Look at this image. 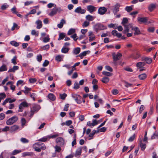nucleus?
Here are the masks:
<instances>
[{
	"label": "nucleus",
	"instance_id": "nucleus-1",
	"mask_svg": "<svg viewBox=\"0 0 158 158\" xmlns=\"http://www.w3.org/2000/svg\"><path fill=\"white\" fill-rule=\"evenodd\" d=\"M122 24L124 27V33L128 32L130 28H131L132 30H133L134 27H133L132 24L128 23V20H123Z\"/></svg>",
	"mask_w": 158,
	"mask_h": 158
},
{
	"label": "nucleus",
	"instance_id": "nucleus-2",
	"mask_svg": "<svg viewBox=\"0 0 158 158\" xmlns=\"http://www.w3.org/2000/svg\"><path fill=\"white\" fill-rule=\"evenodd\" d=\"M18 120V118L16 116H13L9 118L6 121V124L8 125H10L15 123Z\"/></svg>",
	"mask_w": 158,
	"mask_h": 158
},
{
	"label": "nucleus",
	"instance_id": "nucleus-3",
	"mask_svg": "<svg viewBox=\"0 0 158 158\" xmlns=\"http://www.w3.org/2000/svg\"><path fill=\"white\" fill-rule=\"evenodd\" d=\"M72 96L73 98L75 100L77 103L80 104L81 103L82 98L80 96L74 94H73Z\"/></svg>",
	"mask_w": 158,
	"mask_h": 158
},
{
	"label": "nucleus",
	"instance_id": "nucleus-4",
	"mask_svg": "<svg viewBox=\"0 0 158 158\" xmlns=\"http://www.w3.org/2000/svg\"><path fill=\"white\" fill-rule=\"evenodd\" d=\"M112 55L114 61H116L119 60L122 56V54L119 52H118L116 55L115 53H113Z\"/></svg>",
	"mask_w": 158,
	"mask_h": 158
},
{
	"label": "nucleus",
	"instance_id": "nucleus-5",
	"mask_svg": "<svg viewBox=\"0 0 158 158\" xmlns=\"http://www.w3.org/2000/svg\"><path fill=\"white\" fill-rule=\"evenodd\" d=\"M94 27L96 31L98 30H103L106 29V27L100 23L96 24L94 26Z\"/></svg>",
	"mask_w": 158,
	"mask_h": 158
},
{
	"label": "nucleus",
	"instance_id": "nucleus-6",
	"mask_svg": "<svg viewBox=\"0 0 158 158\" xmlns=\"http://www.w3.org/2000/svg\"><path fill=\"white\" fill-rule=\"evenodd\" d=\"M87 9L90 13H92L95 11L97 10V7L92 5H90L87 6Z\"/></svg>",
	"mask_w": 158,
	"mask_h": 158
},
{
	"label": "nucleus",
	"instance_id": "nucleus-7",
	"mask_svg": "<svg viewBox=\"0 0 158 158\" xmlns=\"http://www.w3.org/2000/svg\"><path fill=\"white\" fill-rule=\"evenodd\" d=\"M107 11V9L104 6L101 7L98 9V13L101 15H103L105 14Z\"/></svg>",
	"mask_w": 158,
	"mask_h": 158
},
{
	"label": "nucleus",
	"instance_id": "nucleus-8",
	"mask_svg": "<svg viewBox=\"0 0 158 158\" xmlns=\"http://www.w3.org/2000/svg\"><path fill=\"white\" fill-rule=\"evenodd\" d=\"M42 144H43V143H35L33 145L34 148L35 149V150L38 152H40L41 151V148L38 147H40Z\"/></svg>",
	"mask_w": 158,
	"mask_h": 158
},
{
	"label": "nucleus",
	"instance_id": "nucleus-9",
	"mask_svg": "<svg viewBox=\"0 0 158 158\" xmlns=\"http://www.w3.org/2000/svg\"><path fill=\"white\" fill-rule=\"evenodd\" d=\"M28 106V104L26 102H24L21 103L19 106V110H18V111L19 112H22L23 111V107H27Z\"/></svg>",
	"mask_w": 158,
	"mask_h": 158
},
{
	"label": "nucleus",
	"instance_id": "nucleus-10",
	"mask_svg": "<svg viewBox=\"0 0 158 158\" xmlns=\"http://www.w3.org/2000/svg\"><path fill=\"white\" fill-rule=\"evenodd\" d=\"M74 11L76 13L83 14L85 13L86 10L82 9L80 6H79L75 9Z\"/></svg>",
	"mask_w": 158,
	"mask_h": 158
},
{
	"label": "nucleus",
	"instance_id": "nucleus-11",
	"mask_svg": "<svg viewBox=\"0 0 158 158\" xmlns=\"http://www.w3.org/2000/svg\"><path fill=\"white\" fill-rule=\"evenodd\" d=\"M119 7L120 5L118 3L113 6V12L114 13V15H116L119 11Z\"/></svg>",
	"mask_w": 158,
	"mask_h": 158
},
{
	"label": "nucleus",
	"instance_id": "nucleus-12",
	"mask_svg": "<svg viewBox=\"0 0 158 158\" xmlns=\"http://www.w3.org/2000/svg\"><path fill=\"white\" fill-rule=\"evenodd\" d=\"M89 41L90 42L92 41L95 40V37L92 31H89L88 32Z\"/></svg>",
	"mask_w": 158,
	"mask_h": 158
},
{
	"label": "nucleus",
	"instance_id": "nucleus-13",
	"mask_svg": "<svg viewBox=\"0 0 158 158\" xmlns=\"http://www.w3.org/2000/svg\"><path fill=\"white\" fill-rule=\"evenodd\" d=\"M56 142L58 144L62 146L64 144V141L63 139L61 137H59L56 139Z\"/></svg>",
	"mask_w": 158,
	"mask_h": 158
},
{
	"label": "nucleus",
	"instance_id": "nucleus-14",
	"mask_svg": "<svg viewBox=\"0 0 158 158\" xmlns=\"http://www.w3.org/2000/svg\"><path fill=\"white\" fill-rule=\"evenodd\" d=\"M40 108V106L38 105L34 104L33 105L31 110L35 112H37Z\"/></svg>",
	"mask_w": 158,
	"mask_h": 158
},
{
	"label": "nucleus",
	"instance_id": "nucleus-15",
	"mask_svg": "<svg viewBox=\"0 0 158 158\" xmlns=\"http://www.w3.org/2000/svg\"><path fill=\"white\" fill-rule=\"evenodd\" d=\"M58 10V9L56 8H53L48 15L51 16H53L56 14Z\"/></svg>",
	"mask_w": 158,
	"mask_h": 158
},
{
	"label": "nucleus",
	"instance_id": "nucleus-16",
	"mask_svg": "<svg viewBox=\"0 0 158 158\" xmlns=\"http://www.w3.org/2000/svg\"><path fill=\"white\" fill-rule=\"evenodd\" d=\"M142 60L145 61L146 63L148 64H150L152 62V59L148 57H143L142 58Z\"/></svg>",
	"mask_w": 158,
	"mask_h": 158
},
{
	"label": "nucleus",
	"instance_id": "nucleus-17",
	"mask_svg": "<svg viewBox=\"0 0 158 158\" xmlns=\"http://www.w3.org/2000/svg\"><path fill=\"white\" fill-rule=\"evenodd\" d=\"M145 64L146 63L145 62H140L137 63L136 66L139 69L142 68Z\"/></svg>",
	"mask_w": 158,
	"mask_h": 158
},
{
	"label": "nucleus",
	"instance_id": "nucleus-18",
	"mask_svg": "<svg viewBox=\"0 0 158 158\" xmlns=\"http://www.w3.org/2000/svg\"><path fill=\"white\" fill-rule=\"evenodd\" d=\"M133 30L135 31V33H134V35H139L141 33L138 27H135L133 28Z\"/></svg>",
	"mask_w": 158,
	"mask_h": 158
},
{
	"label": "nucleus",
	"instance_id": "nucleus-19",
	"mask_svg": "<svg viewBox=\"0 0 158 158\" xmlns=\"http://www.w3.org/2000/svg\"><path fill=\"white\" fill-rule=\"evenodd\" d=\"M138 22L139 24H143L144 25H148L152 23L148 20H138Z\"/></svg>",
	"mask_w": 158,
	"mask_h": 158
},
{
	"label": "nucleus",
	"instance_id": "nucleus-20",
	"mask_svg": "<svg viewBox=\"0 0 158 158\" xmlns=\"http://www.w3.org/2000/svg\"><path fill=\"white\" fill-rule=\"evenodd\" d=\"M156 5L153 4L151 3L150 4L148 7V10L151 12L154 9L156 8Z\"/></svg>",
	"mask_w": 158,
	"mask_h": 158
},
{
	"label": "nucleus",
	"instance_id": "nucleus-21",
	"mask_svg": "<svg viewBox=\"0 0 158 158\" xmlns=\"http://www.w3.org/2000/svg\"><path fill=\"white\" fill-rule=\"evenodd\" d=\"M81 151L82 148L81 147H80L78 148L76 150L75 156L77 157L78 156L80 155L81 153Z\"/></svg>",
	"mask_w": 158,
	"mask_h": 158
},
{
	"label": "nucleus",
	"instance_id": "nucleus-22",
	"mask_svg": "<svg viewBox=\"0 0 158 158\" xmlns=\"http://www.w3.org/2000/svg\"><path fill=\"white\" fill-rule=\"evenodd\" d=\"M36 24H37V26L36 28L37 29H40L42 27V22L41 20H37L36 22Z\"/></svg>",
	"mask_w": 158,
	"mask_h": 158
},
{
	"label": "nucleus",
	"instance_id": "nucleus-23",
	"mask_svg": "<svg viewBox=\"0 0 158 158\" xmlns=\"http://www.w3.org/2000/svg\"><path fill=\"white\" fill-rule=\"evenodd\" d=\"M48 98L51 100L53 101H54L56 99V97L52 94H49L48 96Z\"/></svg>",
	"mask_w": 158,
	"mask_h": 158
},
{
	"label": "nucleus",
	"instance_id": "nucleus-24",
	"mask_svg": "<svg viewBox=\"0 0 158 158\" xmlns=\"http://www.w3.org/2000/svg\"><path fill=\"white\" fill-rule=\"evenodd\" d=\"M19 69V67L17 66H14L12 68H10L8 71V72H14L15 70H18Z\"/></svg>",
	"mask_w": 158,
	"mask_h": 158
},
{
	"label": "nucleus",
	"instance_id": "nucleus-25",
	"mask_svg": "<svg viewBox=\"0 0 158 158\" xmlns=\"http://www.w3.org/2000/svg\"><path fill=\"white\" fill-rule=\"evenodd\" d=\"M7 69V68L6 65L5 64H3L0 67V72L6 71Z\"/></svg>",
	"mask_w": 158,
	"mask_h": 158
},
{
	"label": "nucleus",
	"instance_id": "nucleus-26",
	"mask_svg": "<svg viewBox=\"0 0 158 158\" xmlns=\"http://www.w3.org/2000/svg\"><path fill=\"white\" fill-rule=\"evenodd\" d=\"M80 52V48L77 47L75 48L73 50V53L75 55L78 54Z\"/></svg>",
	"mask_w": 158,
	"mask_h": 158
},
{
	"label": "nucleus",
	"instance_id": "nucleus-27",
	"mask_svg": "<svg viewBox=\"0 0 158 158\" xmlns=\"http://www.w3.org/2000/svg\"><path fill=\"white\" fill-rule=\"evenodd\" d=\"M23 154L24 156H31L34 155L33 153L31 152H25L23 153Z\"/></svg>",
	"mask_w": 158,
	"mask_h": 158
},
{
	"label": "nucleus",
	"instance_id": "nucleus-28",
	"mask_svg": "<svg viewBox=\"0 0 158 158\" xmlns=\"http://www.w3.org/2000/svg\"><path fill=\"white\" fill-rule=\"evenodd\" d=\"M19 128L18 126L16 125H13L11 127V131H15L17 130Z\"/></svg>",
	"mask_w": 158,
	"mask_h": 158
},
{
	"label": "nucleus",
	"instance_id": "nucleus-29",
	"mask_svg": "<svg viewBox=\"0 0 158 158\" xmlns=\"http://www.w3.org/2000/svg\"><path fill=\"white\" fill-rule=\"evenodd\" d=\"M88 52L90 53V51H84L83 52L81 53L79 55V56L82 58V57L86 56Z\"/></svg>",
	"mask_w": 158,
	"mask_h": 158
},
{
	"label": "nucleus",
	"instance_id": "nucleus-30",
	"mask_svg": "<svg viewBox=\"0 0 158 158\" xmlns=\"http://www.w3.org/2000/svg\"><path fill=\"white\" fill-rule=\"evenodd\" d=\"M66 23L65 20H61L60 23L57 24V27L58 28H61L62 27L63 24Z\"/></svg>",
	"mask_w": 158,
	"mask_h": 158
},
{
	"label": "nucleus",
	"instance_id": "nucleus-31",
	"mask_svg": "<svg viewBox=\"0 0 158 158\" xmlns=\"http://www.w3.org/2000/svg\"><path fill=\"white\" fill-rule=\"evenodd\" d=\"M147 77V75L145 73L139 75V79L141 80H143L145 79Z\"/></svg>",
	"mask_w": 158,
	"mask_h": 158
},
{
	"label": "nucleus",
	"instance_id": "nucleus-32",
	"mask_svg": "<svg viewBox=\"0 0 158 158\" xmlns=\"http://www.w3.org/2000/svg\"><path fill=\"white\" fill-rule=\"evenodd\" d=\"M10 44L13 46L17 47L19 45V43L15 41H12L10 42Z\"/></svg>",
	"mask_w": 158,
	"mask_h": 158
},
{
	"label": "nucleus",
	"instance_id": "nucleus-33",
	"mask_svg": "<svg viewBox=\"0 0 158 158\" xmlns=\"http://www.w3.org/2000/svg\"><path fill=\"white\" fill-rule=\"evenodd\" d=\"M109 81V79L108 77H105L103 78L102 81L104 83H106Z\"/></svg>",
	"mask_w": 158,
	"mask_h": 158
},
{
	"label": "nucleus",
	"instance_id": "nucleus-34",
	"mask_svg": "<svg viewBox=\"0 0 158 158\" xmlns=\"http://www.w3.org/2000/svg\"><path fill=\"white\" fill-rule=\"evenodd\" d=\"M75 32V30L74 29L71 28L69 30L68 32V35H70L72 34H73Z\"/></svg>",
	"mask_w": 158,
	"mask_h": 158
},
{
	"label": "nucleus",
	"instance_id": "nucleus-35",
	"mask_svg": "<svg viewBox=\"0 0 158 158\" xmlns=\"http://www.w3.org/2000/svg\"><path fill=\"white\" fill-rule=\"evenodd\" d=\"M69 50V48L65 47H63L61 49V52L64 53H67Z\"/></svg>",
	"mask_w": 158,
	"mask_h": 158
},
{
	"label": "nucleus",
	"instance_id": "nucleus-36",
	"mask_svg": "<svg viewBox=\"0 0 158 158\" xmlns=\"http://www.w3.org/2000/svg\"><path fill=\"white\" fill-rule=\"evenodd\" d=\"M89 21L85 20L83 23L82 26L83 27H86L89 26Z\"/></svg>",
	"mask_w": 158,
	"mask_h": 158
},
{
	"label": "nucleus",
	"instance_id": "nucleus-37",
	"mask_svg": "<svg viewBox=\"0 0 158 158\" xmlns=\"http://www.w3.org/2000/svg\"><path fill=\"white\" fill-rule=\"evenodd\" d=\"M95 19V17L90 15H88L86 16V20H93Z\"/></svg>",
	"mask_w": 158,
	"mask_h": 158
},
{
	"label": "nucleus",
	"instance_id": "nucleus-38",
	"mask_svg": "<svg viewBox=\"0 0 158 158\" xmlns=\"http://www.w3.org/2000/svg\"><path fill=\"white\" fill-rule=\"evenodd\" d=\"M20 141L23 143H27L29 142V140L25 138H21Z\"/></svg>",
	"mask_w": 158,
	"mask_h": 158
},
{
	"label": "nucleus",
	"instance_id": "nucleus-39",
	"mask_svg": "<svg viewBox=\"0 0 158 158\" xmlns=\"http://www.w3.org/2000/svg\"><path fill=\"white\" fill-rule=\"evenodd\" d=\"M158 138V134L157 133L155 132L151 137V139H157Z\"/></svg>",
	"mask_w": 158,
	"mask_h": 158
},
{
	"label": "nucleus",
	"instance_id": "nucleus-40",
	"mask_svg": "<svg viewBox=\"0 0 158 158\" xmlns=\"http://www.w3.org/2000/svg\"><path fill=\"white\" fill-rule=\"evenodd\" d=\"M65 36V35L64 33H61L59 35V37L58 38V40H60L63 39Z\"/></svg>",
	"mask_w": 158,
	"mask_h": 158
},
{
	"label": "nucleus",
	"instance_id": "nucleus-41",
	"mask_svg": "<svg viewBox=\"0 0 158 158\" xmlns=\"http://www.w3.org/2000/svg\"><path fill=\"white\" fill-rule=\"evenodd\" d=\"M102 74L105 76H112V73H111L107 72L106 71H103L102 72Z\"/></svg>",
	"mask_w": 158,
	"mask_h": 158
},
{
	"label": "nucleus",
	"instance_id": "nucleus-42",
	"mask_svg": "<svg viewBox=\"0 0 158 158\" xmlns=\"http://www.w3.org/2000/svg\"><path fill=\"white\" fill-rule=\"evenodd\" d=\"M108 27L110 28H113L115 29L117 27V25L115 24H110L108 25Z\"/></svg>",
	"mask_w": 158,
	"mask_h": 158
},
{
	"label": "nucleus",
	"instance_id": "nucleus-43",
	"mask_svg": "<svg viewBox=\"0 0 158 158\" xmlns=\"http://www.w3.org/2000/svg\"><path fill=\"white\" fill-rule=\"evenodd\" d=\"M21 151L20 150H15L11 154L12 155H15L18 153L21 152Z\"/></svg>",
	"mask_w": 158,
	"mask_h": 158
},
{
	"label": "nucleus",
	"instance_id": "nucleus-44",
	"mask_svg": "<svg viewBox=\"0 0 158 158\" xmlns=\"http://www.w3.org/2000/svg\"><path fill=\"white\" fill-rule=\"evenodd\" d=\"M74 89H77L79 88V85L77 81L75 82L74 86Z\"/></svg>",
	"mask_w": 158,
	"mask_h": 158
},
{
	"label": "nucleus",
	"instance_id": "nucleus-45",
	"mask_svg": "<svg viewBox=\"0 0 158 158\" xmlns=\"http://www.w3.org/2000/svg\"><path fill=\"white\" fill-rule=\"evenodd\" d=\"M48 138V136H45L42 138L39 139L38 140V141L44 142H45L47 140Z\"/></svg>",
	"mask_w": 158,
	"mask_h": 158
},
{
	"label": "nucleus",
	"instance_id": "nucleus-46",
	"mask_svg": "<svg viewBox=\"0 0 158 158\" xmlns=\"http://www.w3.org/2000/svg\"><path fill=\"white\" fill-rule=\"evenodd\" d=\"M8 6H9L7 5L6 4H4L1 6V9L3 10H4L8 8Z\"/></svg>",
	"mask_w": 158,
	"mask_h": 158
},
{
	"label": "nucleus",
	"instance_id": "nucleus-47",
	"mask_svg": "<svg viewBox=\"0 0 158 158\" xmlns=\"http://www.w3.org/2000/svg\"><path fill=\"white\" fill-rule=\"evenodd\" d=\"M31 34L32 35H35L36 36H38L39 35L38 32L34 30H32Z\"/></svg>",
	"mask_w": 158,
	"mask_h": 158
},
{
	"label": "nucleus",
	"instance_id": "nucleus-48",
	"mask_svg": "<svg viewBox=\"0 0 158 158\" xmlns=\"http://www.w3.org/2000/svg\"><path fill=\"white\" fill-rule=\"evenodd\" d=\"M125 10L129 12L132 10V8L131 6H127L126 7Z\"/></svg>",
	"mask_w": 158,
	"mask_h": 158
},
{
	"label": "nucleus",
	"instance_id": "nucleus-49",
	"mask_svg": "<svg viewBox=\"0 0 158 158\" xmlns=\"http://www.w3.org/2000/svg\"><path fill=\"white\" fill-rule=\"evenodd\" d=\"M11 11L14 14H16L17 13L16 11V8L15 6L14 7L11 9Z\"/></svg>",
	"mask_w": 158,
	"mask_h": 158
},
{
	"label": "nucleus",
	"instance_id": "nucleus-50",
	"mask_svg": "<svg viewBox=\"0 0 158 158\" xmlns=\"http://www.w3.org/2000/svg\"><path fill=\"white\" fill-rule=\"evenodd\" d=\"M140 146L142 151H143L146 148V144L144 143H141Z\"/></svg>",
	"mask_w": 158,
	"mask_h": 158
},
{
	"label": "nucleus",
	"instance_id": "nucleus-51",
	"mask_svg": "<svg viewBox=\"0 0 158 158\" xmlns=\"http://www.w3.org/2000/svg\"><path fill=\"white\" fill-rule=\"evenodd\" d=\"M60 98L62 100H64L65 98L67 96V94H65L64 93L62 94H60Z\"/></svg>",
	"mask_w": 158,
	"mask_h": 158
},
{
	"label": "nucleus",
	"instance_id": "nucleus-52",
	"mask_svg": "<svg viewBox=\"0 0 158 158\" xmlns=\"http://www.w3.org/2000/svg\"><path fill=\"white\" fill-rule=\"evenodd\" d=\"M49 44L46 45L41 47L42 49L43 50H46L48 49L49 48Z\"/></svg>",
	"mask_w": 158,
	"mask_h": 158
},
{
	"label": "nucleus",
	"instance_id": "nucleus-53",
	"mask_svg": "<svg viewBox=\"0 0 158 158\" xmlns=\"http://www.w3.org/2000/svg\"><path fill=\"white\" fill-rule=\"evenodd\" d=\"M135 134H134L132 136L130 137V138L128 139V141L129 142H132V141L135 138Z\"/></svg>",
	"mask_w": 158,
	"mask_h": 158
},
{
	"label": "nucleus",
	"instance_id": "nucleus-54",
	"mask_svg": "<svg viewBox=\"0 0 158 158\" xmlns=\"http://www.w3.org/2000/svg\"><path fill=\"white\" fill-rule=\"evenodd\" d=\"M55 149L56 152H60L61 150V148L58 146H55Z\"/></svg>",
	"mask_w": 158,
	"mask_h": 158
},
{
	"label": "nucleus",
	"instance_id": "nucleus-55",
	"mask_svg": "<svg viewBox=\"0 0 158 158\" xmlns=\"http://www.w3.org/2000/svg\"><path fill=\"white\" fill-rule=\"evenodd\" d=\"M125 86L126 87L128 88V87H131L133 85L132 84L129 83L126 81L125 82Z\"/></svg>",
	"mask_w": 158,
	"mask_h": 158
},
{
	"label": "nucleus",
	"instance_id": "nucleus-56",
	"mask_svg": "<svg viewBox=\"0 0 158 158\" xmlns=\"http://www.w3.org/2000/svg\"><path fill=\"white\" fill-rule=\"evenodd\" d=\"M16 56H14L13 58L11 60V62L14 64H17V63L16 61Z\"/></svg>",
	"mask_w": 158,
	"mask_h": 158
},
{
	"label": "nucleus",
	"instance_id": "nucleus-57",
	"mask_svg": "<svg viewBox=\"0 0 158 158\" xmlns=\"http://www.w3.org/2000/svg\"><path fill=\"white\" fill-rule=\"evenodd\" d=\"M50 39L49 37H45L43 40V41L44 43H46L47 42H49L50 40Z\"/></svg>",
	"mask_w": 158,
	"mask_h": 158
},
{
	"label": "nucleus",
	"instance_id": "nucleus-58",
	"mask_svg": "<svg viewBox=\"0 0 158 158\" xmlns=\"http://www.w3.org/2000/svg\"><path fill=\"white\" fill-rule=\"evenodd\" d=\"M55 59L57 61H61V56L59 55L57 56L56 57Z\"/></svg>",
	"mask_w": 158,
	"mask_h": 158
},
{
	"label": "nucleus",
	"instance_id": "nucleus-59",
	"mask_svg": "<svg viewBox=\"0 0 158 158\" xmlns=\"http://www.w3.org/2000/svg\"><path fill=\"white\" fill-rule=\"evenodd\" d=\"M144 106L143 105H141L140 106V107L139 108V113L140 114H141L142 111L144 110Z\"/></svg>",
	"mask_w": 158,
	"mask_h": 158
},
{
	"label": "nucleus",
	"instance_id": "nucleus-60",
	"mask_svg": "<svg viewBox=\"0 0 158 158\" xmlns=\"http://www.w3.org/2000/svg\"><path fill=\"white\" fill-rule=\"evenodd\" d=\"M72 123V121L71 120H69L65 122L66 125L67 126H69Z\"/></svg>",
	"mask_w": 158,
	"mask_h": 158
},
{
	"label": "nucleus",
	"instance_id": "nucleus-61",
	"mask_svg": "<svg viewBox=\"0 0 158 158\" xmlns=\"http://www.w3.org/2000/svg\"><path fill=\"white\" fill-rule=\"evenodd\" d=\"M5 117V115L3 113L0 114V120H3Z\"/></svg>",
	"mask_w": 158,
	"mask_h": 158
},
{
	"label": "nucleus",
	"instance_id": "nucleus-62",
	"mask_svg": "<svg viewBox=\"0 0 158 158\" xmlns=\"http://www.w3.org/2000/svg\"><path fill=\"white\" fill-rule=\"evenodd\" d=\"M36 95L35 93H32L31 94V97L33 98V100L35 101V98L36 97Z\"/></svg>",
	"mask_w": 158,
	"mask_h": 158
},
{
	"label": "nucleus",
	"instance_id": "nucleus-63",
	"mask_svg": "<svg viewBox=\"0 0 158 158\" xmlns=\"http://www.w3.org/2000/svg\"><path fill=\"white\" fill-rule=\"evenodd\" d=\"M29 82L31 83H33L36 82L37 80L35 78H30L29 79Z\"/></svg>",
	"mask_w": 158,
	"mask_h": 158
},
{
	"label": "nucleus",
	"instance_id": "nucleus-64",
	"mask_svg": "<svg viewBox=\"0 0 158 158\" xmlns=\"http://www.w3.org/2000/svg\"><path fill=\"white\" fill-rule=\"evenodd\" d=\"M106 69L108 71L112 72L113 71L112 69L109 66H106L105 67Z\"/></svg>",
	"mask_w": 158,
	"mask_h": 158
}]
</instances>
